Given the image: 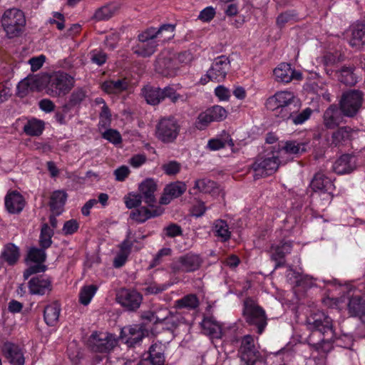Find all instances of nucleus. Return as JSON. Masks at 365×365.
<instances>
[{"instance_id": "nucleus-1", "label": "nucleus", "mask_w": 365, "mask_h": 365, "mask_svg": "<svg viewBox=\"0 0 365 365\" xmlns=\"http://www.w3.org/2000/svg\"><path fill=\"white\" fill-rule=\"evenodd\" d=\"M0 23L5 35L9 38H14L24 32L26 20L24 13L19 9H6L0 16Z\"/></svg>"}, {"instance_id": "nucleus-2", "label": "nucleus", "mask_w": 365, "mask_h": 365, "mask_svg": "<svg viewBox=\"0 0 365 365\" xmlns=\"http://www.w3.org/2000/svg\"><path fill=\"white\" fill-rule=\"evenodd\" d=\"M180 129V124L176 118L173 115L163 116L156 123L155 135L163 143H173L177 140Z\"/></svg>"}, {"instance_id": "nucleus-3", "label": "nucleus", "mask_w": 365, "mask_h": 365, "mask_svg": "<svg viewBox=\"0 0 365 365\" xmlns=\"http://www.w3.org/2000/svg\"><path fill=\"white\" fill-rule=\"evenodd\" d=\"M305 325L309 331L318 332L321 336L333 337L335 331L332 319L324 312L313 310L307 316Z\"/></svg>"}, {"instance_id": "nucleus-4", "label": "nucleus", "mask_w": 365, "mask_h": 365, "mask_svg": "<svg viewBox=\"0 0 365 365\" xmlns=\"http://www.w3.org/2000/svg\"><path fill=\"white\" fill-rule=\"evenodd\" d=\"M294 96L289 91H279L269 97L266 101L267 109L274 112V115L283 120L291 116L290 105Z\"/></svg>"}, {"instance_id": "nucleus-5", "label": "nucleus", "mask_w": 365, "mask_h": 365, "mask_svg": "<svg viewBox=\"0 0 365 365\" xmlns=\"http://www.w3.org/2000/svg\"><path fill=\"white\" fill-rule=\"evenodd\" d=\"M74 78L66 73H53L48 78L46 93L51 97L65 96L74 86Z\"/></svg>"}, {"instance_id": "nucleus-6", "label": "nucleus", "mask_w": 365, "mask_h": 365, "mask_svg": "<svg viewBox=\"0 0 365 365\" xmlns=\"http://www.w3.org/2000/svg\"><path fill=\"white\" fill-rule=\"evenodd\" d=\"M243 315L247 323L257 328L259 334L264 331L267 324L265 312L252 299L247 298L245 300Z\"/></svg>"}, {"instance_id": "nucleus-7", "label": "nucleus", "mask_w": 365, "mask_h": 365, "mask_svg": "<svg viewBox=\"0 0 365 365\" xmlns=\"http://www.w3.org/2000/svg\"><path fill=\"white\" fill-rule=\"evenodd\" d=\"M277 152L268 153L264 157H259L252 165L255 178H262L271 175L278 169L282 161Z\"/></svg>"}, {"instance_id": "nucleus-8", "label": "nucleus", "mask_w": 365, "mask_h": 365, "mask_svg": "<svg viewBox=\"0 0 365 365\" xmlns=\"http://www.w3.org/2000/svg\"><path fill=\"white\" fill-rule=\"evenodd\" d=\"M230 69V61L226 56L215 58L207 70L205 77H202L200 82L206 84L209 81L221 82L225 80Z\"/></svg>"}, {"instance_id": "nucleus-9", "label": "nucleus", "mask_w": 365, "mask_h": 365, "mask_svg": "<svg viewBox=\"0 0 365 365\" xmlns=\"http://www.w3.org/2000/svg\"><path fill=\"white\" fill-rule=\"evenodd\" d=\"M159 45L150 29H147L138 35V42L132 47V51L138 56L147 58L156 51Z\"/></svg>"}, {"instance_id": "nucleus-10", "label": "nucleus", "mask_w": 365, "mask_h": 365, "mask_svg": "<svg viewBox=\"0 0 365 365\" xmlns=\"http://www.w3.org/2000/svg\"><path fill=\"white\" fill-rule=\"evenodd\" d=\"M115 335L108 332L95 331L90 336L88 344L92 351L99 353H109L117 346Z\"/></svg>"}, {"instance_id": "nucleus-11", "label": "nucleus", "mask_w": 365, "mask_h": 365, "mask_svg": "<svg viewBox=\"0 0 365 365\" xmlns=\"http://www.w3.org/2000/svg\"><path fill=\"white\" fill-rule=\"evenodd\" d=\"M202 259L199 255L187 253L179 257L170 264V269L175 274L192 272L200 269Z\"/></svg>"}, {"instance_id": "nucleus-12", "label": "nucleus", "mask_w": 365, "mask_h": 365, "mask_svg": "<svg viewBox=\"0 0 365 365\" xmlns=\"http://www.w3.org/2000/svg\"><path fill=\"white\" fill-rule=\"evenodd\" d=\"M240 365H255L260 356L259 351L255 344L254 337L250 334L245 335L241 340L238 350Z\"/></svg>"}, {"instance_id": "nucleus-13", "label": "nucleus", "mask_w": 365, "mask_h": 365, "mask_svg": "<svg viewBox=\"0 0 365 365\" xmlns=\"http://www.w3.org/2000/svg\"><path fill=\"white\" fill-rule=\"evenodd\" d=\"M362 102L363 97L360 91L344 93L339 102L340 110L344 116L354 117L360 110Z\"/></svg>"}, {"instance_id": "nucleus-14", "label": "nucleus", "mask_w": 365, "mask_h": 365, "mask_svg": "<svg viewBox=\"0 0 365 365\" xmlns=\"http://www.w3.org/2000/svg\"><path fill=\"white\" fill-rule=\"evenodd\" d=\"M145 336L144 329L139 324H133L124 327L120 331V339L128 346H135L139 344Z\"/></svg>"}, {"instance_id": "nucleus-15", "label": "nucleus", "mask_w": 365, "mask_h": 365, "mask_svg": "<svg viewBox=\"0 0 365 365\" xmlns=\"http://www.w3.org/2000/svg\"><path fill=\"white\" fill-rule=\"evenodd\" d=\"M28 287L31 294L43 296L49 294L52 290V282L46 275H38L29 281Z\"/></svg>"}, {"instance_id": "nucleus-16", "label": "nucleus", "mask_w": 365, "mask_h": 365, "mask_svg": "<svg viewBox=\"0 0 365 365\" xmlns=\"http://www.w3.org/2000/svg\"><path fill=\"white\" fill-rule=\"evenodd\" d=\"M117 300L128 310L134 311L139 308L143 297L135 290L123 289L118 294Z\"/></svg>"}, {"instance_id": "nucleus-17", "label": "nucleus", "mask_w": 365, "mask_h": 365, "mask_svg": "<svg viewBox=\"0 0 365 365\" xmlns=\"http://www.w3.org/2000/svg\"><path fill=\"white\" fill-rule=\"evenodd\" d=\"M1 351L11 364L24 365L25 358L24 352L19 345L10 341H6L2 345Z\"/></svg>"}, {"instance_id": "nucleus-18", "label": "nucleus", "mask_w": 365, "mask_h": 365, "mask_svg": "<svg viewBox=\"0 0 365 365\" xmlns=\"http://www.w3.org/2000/svg\"><path fill=\"white\" fill-rule=\"evenodd\" d=\"M139 195L148 207L156 205L157 185L153 179H146L139 185Z\"/></svg>"}, {"instance_id": "nucleus-19", "label": "nucleus", "mask_w": 365, "mask_h": 365, "mask_svg": "<svg viewBox=\"0 0 365 365\" xmlns=\"http://www.w3.org/2000/svg\"><path fill=\"white\" fill-rule=\"evenodd\" d=\"M178 68V64L173 56L168 53H161L158 56L155 63V69L158 73L164 76H171Z\"/></svg>"}, {"instance_id": "nucleus-20", "label": "nucleus", "mask_w": 365, "mask_h": 365, "mask_svg": "<svg viewBox=\"0 0 365 365\" xmlns=\"http://www.w3.org/2000/svg\"><path fill=\"white\" fill-rule=\"evenodd\" d=\"M349 45L357 50L365 45V26L363 24H354L350 26L346 34Z\"/></svg>"}, {"instance_id": "nucleus-21", "label": "nucleus", "mask_w": 365, "mask_h": 365, "mask_svg": "<svg viewBox=\"0 0 365 365\" xmlns=\"http://www.w3.org/2000/svg\"><path fill=\"white\" fill-rule=\"evenodd\" d=\"M163 212V210L158 205H153V207H141L131 212L130 217L135 222L143 223L148 219L160 216Z\"/></svg>"}, {"instance_id": "nucleus-22", "label": "nucleus", "mask_w": 365, "mask_h": 365, "mask_svg": "<svg viewBox=\"0 0 365 365\" xmlns=\"http://www.w3.org/2000/svg\"><path fill=\"white\" fill-rule=\"evenodd\" d=\"M356 168V157L350 154L342 155L333 165L334 171L340 175L348 174Z\"/></svg>"}, {"instance_id": "nucleus-23", "label": "nucleus", "mask_w": 365, "mask_h": 365, "mask_svg": "<svg viewBox=\"0 0 365 365\" xmlns=\"http://www.w3.org/2000/svg\"><path fill=\"white\" fill-rule=\"evenodd\" d=\"M273 74L276 81L283 83H289L293 78L297 80L302 78L301 73L294 71L291 68L290 64L285 63H280L276 68H274Z\"/></svg>"}, {"instance_id": "nucleus-24", "label": "nucleus", "mask_w": 365, "mask_h": 365, "mask_svg": "<svg viewBox=\"0 0 365 365\" xmlns=\"http://www.w3.org/2000/svg\"><path fill=\"white\" fill-rule=\"evenodd\" d=\"M26 204L24 197L17 191L8 192L5 197V207L11 214L20 213Z\"/></svg>"}, {"instance_id": "nucleus-25", "label": "nucleus", "mask_w": 365, "mask_h": 365, "mask_svg": "<svg viewBox=\"0 0 365 365\" xmlns=\"http://www.w3.org/2000/svg\"><path fill=\"white\" fill-rule=\"evenodd\" d=\"M187 190L185 182L177 181L168 185L164 189V195L160 198V203L168 204L172 199L179 197Z\"/></svg>"}, {"instance_id": "nucleus-26", "label": "nucleus", "mask_w": 365, "mask_h": 365, "mask_svg": "<svg viewBox=\"0 0 365 365\" xmlns=\"http://www.w3.org/2000/svg\"><path fill=\"white\" fill-rule=\"evenodd\" d=\"M310 185L315 192L331 193L334 189L332 180L322 172H318L314 175Z\"/></svg>"}, {"instance_id": "nucleus-27", "label": "nucleus", "mask_w": 365, "mask_h": 365, "mask_svg": "<svg viewBox=\"0 0 365 365\" xmlns=\"http://www.w3.org/2000/svg\"><path fill=\"white\" fill-rule=\"evenodd\" d=\"M336 105H331L324 112L323 121L324 126L328 129L337 127L343 120L342 113Z\"/></svg>"}, {"instance_id": "nucleus-28", "label": "nucleus", "mask_w": 365, "mask_h": 365, "mask_svg": "<svg viewBox=\"0 0 365 365\" xmlns=\"http://www.w3.org/2000/svg\"><path fill=\"white\" fill-rule=\"evenodd\" d=\"M200 325L205 334L212 339H220L224 334L222 325L212 317H205Z\"/></svg>"}, {"instance_id": "nucleus-29", "label": "nucleus", "mask_w": 365, "mask_h": 365, "mask_svg": "<svg viewBox=\"0 0 365 365\" xmlns=\"http://www.w3.org/2000/svg\"><path fill=\"white\" fill-rule=\"evenodd\" d=\"M148 29L153 34L154 38H156L159 44L164 43L171 40L175 36V24H163L158 29L155 27H150Z\"/></svg>"}, {"instance_id": "nucleus-30", "label": "nucleus", "mask_w": 365, "mask_h": 365, "mask_svg": "<svg viewBox=\"0 0 365 365\" xmlns=\"http://www.w3.org/2000/svg\"><path fill=\"white\" fill-rule=\"evenodd\" d=\"M307 147V141L287 140L277 153L280 157L282 154L299 155L306 152Z\"/></svg>"}, {"instance_id": "nucleus-31", "label": "nucleus", "mask_w": 365, "mask_h": 365, "mask_svg": "<svg viewBox=\"0 0 365 365\" xmlns=\"http://www.w3.org/2000/svg\"><path fill=\"white\" fill-rule=\"evenodd\" d=\"M315 334H311L307 338L308 344L313 346L317 351L327 353L332 349V343L334 339L336 338V335L334 336H319V340L318 341H315L314 339V336Z\"/></svg>"}, {"instance_id": "nucleus-32", "label": "nucleus", "mask_w": 365, "mask_h": 365, "mask_svg": "<svg viewBox=\"0 0 365 365\" xmlns=\"http://www.w3.org/2000/svg\"><path fill=\"white\" fill-rule=\"evenodd\" d=\"M165 344L155 342L149 349V359L153 365H163L165 361Z\"/></svg>"}, {"instance_id": "nucleus-33", "label": "nucleus", "mask_w": 365, "mask_h": 365, "mask_svg": "<svg viewBox=\"0 0 365 365\" xmlns=\"http://www.w3.org/2000/svg\"><path fill=\"white\" fill-rule=\"evenodd\" d=\"M292 248V243L291 242H284L281 245L272 246V255L271 258L275 261L276 265L275 269L282 267L284 262L282 261L286 255L290 253Z\"/></svg>"}, {"instance_id": "nucleus-34", "label": "nucleus", "mask_w": 365, "mask_h": 365, "mask_svg": "<svg viewBox=\"0 0 365 365\" xmlns=\"http://www.w3.org/2000/svg\"><path fill=\"white\" fill-rule=\"evenodd\" d=\"M128 87L126 79L110 80L103 82L101 88L109 94H118L125 91Z\"/></svg>"}, {"instance_id": "nucleus-35", "label": "nucleus", "mask_w": 365, "mask_h": 365, "mask_svg": "<svg viewBox=\"0 0 365 365\" xmlns=\"http://www.w3.org/2000/svg\"><path fill=\"white\" fill-rule=\"evenodd\" d=\"M348 309L352 317L365 316V299L358 294L352 296L349 299Z\"/></svg>"}, {"instance_id": "nucleus-36", "label": "nucleus", "mask_w": 365, "mask_h": 365, "mask_svg": "<svg viewBox=\"0 0 365 365\" xmlns=\"http://www.w3.org/2000/svg\"><path fill=\"white\" fill-rule=\"evenodd\" d=\"M227 145L232 147L234 143L229 133L223 131L220 137H216L208 140L207 148L210 150H218L225 148Z\"/></svg>"}, {"instance_id": "nucleus-37", "label": "nucleus", "mask_w": 365, "mask_h": 365, "mask_svg": "<svg viewBox=\"0 0 365 365\" xmlns=\"http://www.w3.org/2000/svg\"><path fill=\"white\" fill-rule=\"evenodd\" d=\"M67 195L63 190L54 191L50 199L49 205L51 210L57 215L61 212V209L66 201Z\"/></svg>"}, {"instance_id": "nucleus-38", "label": "nucleus", "mask_w": 365, "mask_h": 365, "mask_svg": "<svg viewBox=\"0 0 365 365\" xmlns=\"http://www.w3.org/2000/svg\"><path fill=\"white\" fill-rule=\"evenodd\" d=\"M1 255L9 265H14L19 258V249L14 244L8 243L4 247Z\"/></svg>"}, {"instance_id": "nucleus-39", "label": "nucleus", "mask_w": 365, "mask_h": 365, "mask_svg": "<svg viewBox=\"0 0 365 365\" xmlns=\"http://www.w3.org/2000/svg\"><path fill=\"white\" fill-rule=\"evenodd\" d=\"M353 130L348 126L341 127L334 131L331 135V144L334 146H339L347 140L351 136Z\"/></svg>"}, {"instance_id": "nucleus-40", "label": "nucleus", "mask_w": 365, "mask_h": 365, "mask_svg": "<svg viewBox=\"0 0 365 365\" xmlns=\"http://www.w3.org/2000/svg\"><path fill=\"white\" fill-rule=\"evenodd\" d=\"M61 308L57 303L46 306L43 312L46 323L49 326L55 325L58 320Z\"/></svg>"}, {"instance_id": "nucleus-41", "label": "nucleus", "mask_w": 365, "mask_h": 365, "mask_svg": "<svg viewBox=\"0 0 365 365\" xmlns=\"http://www.w3.org/2000/svg\"><path fill=\"white\" fill-rule=\"evenodd\" d=\"M216 188V183L207 178L199 179L195 181L194 187L192 188V193L197 192L212 193Z\"/></svg>"}, {"instance_id": "nucleus-42", "label": "nucleus", "mask_w": 365, "mask_h": 365, "mask_svg": "<svg viewBox=\"0 0 365 365\" xmlns=\"http://www.w3.org/2000/svg\"><path fill=\"white\" fill-rule=\"evenodd\" d=\"M44 129V123L41 120L33 118L24 126V133L30 136L40 135Z\"/></svg>"}, {"instance_id": "nucleus-43", "label": "nucleus", "mask_w": 365, "mask_h": 365, "mask_svg": "<svg viewBox=\"0 0 365 365\" xmlns=\"http://www.w3.org/2000/svg\"><path fill=\"white\" fill-rule=\"evenodd\" d=\"M143 93L148 103L150 105H157L163 101L160 88L146 87L143 90Z\"/></svg>"}, {"instance_id": "nucleus-44", "label": "nucleus", "mask_w": 365, "mask_h": 365, "mask_svg": "<svg viewBox=\"0 0 365 365\" xmlns=\"http://www.w3.org/2000/svg\"><path fill=\"white\" fill-rule=\"evenodd\" d=\"M118 11V6L115 4L106 5L98 9L93 16L97 21H106L111 18Z\"/></svg>"}, {"instance_id": "nucleus-45", "label": "nucleus", "mask_w": 365, "mask_h": 365, "mask_svg": "<svg viewBox=\"0 0 365 365\" xmlns=\"http://www.w3.org/2000/svg\"><path fill=\"white\" fill-rule=\"evenodd\" d=\"M213 231L221 241L225 242L230 238L231 232L227 223L222 220H217L214 222Z\"/></svg>"}, {"instance_id": "nucleus-46", "label": "nucleus", "mask_w": 365, "mask_h": 365, "mask_svg": "<svg viewBox=\"0 0 365 365\" xmlns=\"http://www.w3.org/2000/svg\"><path fill=\"white\" fill-rule=\"evenodd\" d=\"M98 290L94 284L86 285L81 287L79 292V302L83 305H88Z\"/></svg>"}, {"instance_id": "nucleus-47", "label": "nucleus", "mask_w": 365, "mask_h": 365, "mask_svg": "<svg viewBox=\"0 0 365 365\" xmlns=\"http://www.w3.org/2000/svg\"><path fill=\"white\" fill-rule=\"evenodd\" d=\"M178 308L193 309L199 306V299L195 294H187L175 302Z\"/></svg>"}, {"instance_id": "nucleus-48", "label": "nucleus", "mask_w": 365, "mask_h": 365, "mask_svg": "<svg viewBox=\"0 0 365 365\" xmlns=\"http://www.w3.org/2000/svg\"><path fill=\"white\" fill-rule=\"evenodd\" d=\"M339 80L341 83L349 86L354 85L357 82L353 68L350 67H343L341 69Z\"/></svg>"}, {"instance_id": "nucleus-49", "label": "nucleus", "mask_w": 365, "mask_h": 365, "mask_svg": "<svg viewBox=\"0 0 365 365\" xmlns=\"http://www.w3.org/2000/svg\"><path fill=\"white\" fill-rule=\"evenodd\" d=\"M53 235V230L47 224H44L42 226L39 239L40 245L43 248L46 249L51 246L52 242L51 237Z\"/></svg>"}, {"instance_id": "nucleus-50", "label": "nucleus", "mask_w": 365, "mask_h": 365, "mask_svg": "<svg viewBox=\"0 0 365 365\" xmlns=\"http://www.w3.org/2000/svg\"><path fill=\"white\" fill-rule=\"evenodd\" d=\"M34 84L32 78H24L17 85V96L20 98L26 96L34 89Z\"/></svg>"}, {"instance_id": "nucleus-51", "label": "nucleus", "mask_w": 365, "mask_h": 365, "mask_svg": "<svg viewBox=\"0 0 365 365\" xmlns=\"http://www.w3.org/2000/svg\"><path fill=\"white\" fill-rule=\"evenodd\" d=\"M143 291L146 294H157L166 290L170 285L168 284H158L156 282H145Z\"/></svg>"}, {"instance_id": "nucleus-52", "label": "nucleus", "mask_w": 365, "mask_h": 365, "mask_svg": "<svg viewBox=\"0 0 365 365\" xmlns=\"http://www.w3.org/2000/svg\"><path fill=\"white\" fill-rule=\"evenodd\" d=\"M46 257L44 248L32 247L29 251L27 259L36 263H42L45 261Z\"/></svg>"}, {"instance_id": "nucleus-53", "label": "nucleus", "mask_w": 365, "mask_h": 365, "mask_svg": "<svg viewBox=\"0 0 365 365\" xmlns=\"http://www.w3.org/2000/svg\"><path fill=\"white\" fill-rule=\"evenodd\" d=\"M297 14L294 11H287L280 14L276 19L277 26L282 29L287 24L290 23L295 20Z\"/></svg>"}, {"instance_id": "nucleus-54", "label": "nucleus", "mask_w": 365, "mask_h": 365, "mask_svg": "<svg viewBox=\"0 0 365 365\" xmlns=\"http://www.w3.org/2000/svg\"><path fill=\"white\" fill-rule=\"evenodd\" d=\"M211 122H213V120L208 110H206L205 112L199 114L195 120V125L197 129L202 130L205 129Z\"/></svg>"}, {"instance_id": "nucleus-55", "label": "nucleus", "mask_w": 365, "mask_h": 365, "mask_svg": "<svg viewBox=\"0 0 365 365\" xmlns=\"http://www.w3.org/2000/svg\"><path fill=\"white\" fill-rule=\"evenodd\" d=\"M207 110L213 121H221L227 117L226 110L220 106H215Z\"/></svg>"}, {"instance_id": "nucleus-56", "label": "nucleus", "mask_w": 365, "mask_h": 365, "mask_svg": "<svg viewBox=\"0 0 365 365\" xmlns=\"http://www.w3.org/2000/svg\"><path fill=\"white\" fill-rule=\"evenodd\" d=\"M312 113V110L309 108L304 109L302 113L297 115H293V111L291 110V116L288 119L292 120L295 125L302 124L309 118Z\"/></svg>"}, {"instance_id": "nucleus-57", "label": "nucleus", "mask_w": 365, "mask_h": 365, "mask_svg": "<svg viewBox=\"0 0 365 365\" xmlns=\"http://www.w3.org/2000/svg\"><path fill=\"white\" fill-rule=\"evenodd\" d=\"M181 164L175 160H171L162 165V169L168 175H175L181 170Z\"/></svg>"}, {"instance_id": "nucleus-58", "label": "nucleus", "mask_w": 365, "mask_h": 365, "mask_svg": "<svg viewBox=\"0 0 365 365\" xmlns=\"http://www.w3.org/2000/svg\"><path fill=\"white\" fill-rule=\"evenodd\" d=\"M142 200L139 194L129 193L124 197L125 206L128 209L138 207L141 204Z\"/></svg>"}, {"instance_id": "nucleus-59", "label": "nucleus", "mask_w": 365, "mask_h": 365, "mask_svg": "<svg viewBox=\"0 0 365 365\" xmlns=\"http://www.w3.org/2000/svg\"><path fill=\"white\" fill-rule=\"evenodd\" d=\"M130 232L129 231L126 238L119 245V251L118 253L120 255L125 257L126 258L130 254L131 248L133 246V242L129 240V235Z\"/></svg>"}, {"instance_id": "nucleus-60", "label": "nucleus", "mask_w": 365, "mask_h": 365, "mask_svg": "<svg viewBox=\"0 0 365 365\" xmlns=\"http://www.w3.org/2000/svg\"><path fill=\"white\" fill-rule=\"evenodd\" d=\"M103 138L113 144L120 143L122 138L120 133L115 129H108L103 133Z\"/></svg>"}, {"instance_id": "nucleus-61", "label": "nucleus", "mask_w": 365, "mask_h": 365, "mask_svg": "<svg viewBox=\"0 0 365 365\" xmlns=\"http://www.w3.org/2000/svg\"><path fill=\"white\" fill-rule=\"evenodd\" d=\"M90 56L91 61H92V63L98 66L103 65L106 63L107 60V55L106 54V53L101 50H93L92 51H91Z\"/></svg>"}, {"instance_id": "nucleus-62", "label": "nucleus", "mask_w": 365, "mask_h": 365, "mask_svg": "<svg viewBox=\"0 0 365 365\" xmlns=\"http://www.w3.org/2000/svg\"><path fill=\"white\" fill-rule=\"evenodd\" d=\"M79 227V224L76 220L71 219L66 221L63 227L62 232L66 235H73Z\"/></svg>"}, {"instance_id": "nucleus-63", "label": "nucleus", "mask_w": 365, "mask_h": 365, "mask_svg": "<svg viewBox=\"0 0 365 365\" xmlns=\"http://www.w3.org/2000/svg\"><path fill=\"white\" fill-rule=\"evenodd\" d=\"M161 91L163 92L162 96L163 100L165 98H168L173 103H175L181 98V96L176 93L175 89L171 86H167L161 89Z\"/></svg>"}, {"instance_id": "nucleus-64", "label": "nucleus", "mask_w": 365, "mask_h": 365, "mask_svg": "<svg viewBox=\"0 0 365 365\" xmlns=\"http://www.w3.org/2000/svg\"><path fill=\"white\" fill-rule=\"evenodd\" d=\"M215 9L212 6H207L200 11L198 19L204 22H209L215 17Z\"/></svg>"}]
</instances>
